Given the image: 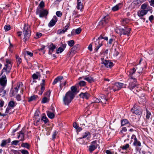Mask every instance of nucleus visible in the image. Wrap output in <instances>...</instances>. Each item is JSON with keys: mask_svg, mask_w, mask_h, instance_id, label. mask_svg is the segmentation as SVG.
<instances>
[{"mask_svg": "<svg viewBox=\"0 0 154 154\" xmlns=\"http://www.w3.org/2000/svg\"><path fill=\"white\" fill-rule=\"evenodd\" d=\"M77 89L74 86L71 88V91H68V104L70 103L77 94Z\"/></svg>", "mask_w": 154, "mask_h": 154, "instance_id": "f257e3e1", "label": "nucleus"}, {"mask_svg": "<svg viewBox=\"0 0 154 154\" xmlns=\"http://www.w3.org/2000/svg\"><path fill=\"white\" fill-rule=\"evenodd\" d=\"M23 33L24 35V39L25 42L27 40L31 35L30 26L28 24H25L24 27L23 29Z\"/></svg>", "mask_w": 154, "mask_h": 154, "instance_id": "f03ea898", "label": "nucleus"}, {"mask_svg": "<svg viewBox=\"0 0 154 154\" xmlns=\"http://www.w3.org/2000/svg\"><path fill=\"white\" fill-rule=\"evenodd\" d=\"M6 62L7 64H5L4 67L2 69V74L3 73H5L6 74H8L9 73L11 68L12 65L9 60L8 59H6Z\"/></svg>", "mask_w": 154, "mask_h": 154, "instance_id": "7ed1b4c3", "label": "nucleus"}, {"mask_svg": "<svg viewBox=\"0 0 154 154\" xmlns=\"http://www.w3.org/2000/svg\"><path fill=\"white\" fill-rule=\"evenodd\" d=\"M36 15H39L40 17H46L48 14V10L46 9L39 8H37L36 11Z\"/></svg>", "mask_w": 154, "mask_h": 154, "instance_id": "20e7f679", "label": "nucleus"}, {"mask_svg": "<svg viewBox=\"0 0 154 154\" xmlns=\"http://www.w3.org/2000/svg\"><path fill=\"white\" fill-rule=\"evenodd\" d=\"M126 85L124 84L121 83L119 82H117L112 87H109L108 88L110 90H112L114 91H118L122 88L126 87Z\"/></svg>", "mask_w": 154, "mask_h": 154, "instance_id": "39448f33", "label": "nucleus"}, {"mask_svg": "<svg viewBox=\"0 0 154 154\" xmlns=\"http://www.w3.org/2000/svg\"><path fill=\"white\" fill-rule=\"evenodd\" d=\"M131 111L133 113L139 115L141 114L142 110L139 106L134 105L133 107L131 109Z\"/></svg>", "mask_w": 154, "mask_h": 154, "instance_id": "423d86ee", "label": "nucleus"}, {"mask_svg": "<svg viewBox=\"0 0 154 154\" xmlns=\"http://www.w3.org/2000/svg\"><path fill=\"white\" fill-rule=\"evenodd\" d=\"M2 76L0 78V86L5 88L7 85V79L5 73L2 74L1 73Z\"/></svg>", "mask_w": 154, "mask_h": 154, "instance_id": "0eeeda50", "label": "nucleus"}, {"mask_svg": "<svg viewBox=\"0 0 154 154\" xmlns=\"http://www.w3.org/2000/svg\"><path fill=\"white\" fill-rule=\"evenodd\" d=\"M103 39V37L102 35H100L99 37H98V39L97 40V41L95 42V50L96 51H97L99 48L102 45V42L100 41V40Z\"/></svg>", "mask_w": 154, "mask_h": 154, "instance_id": "6e6552de", "label": "nucleus"}, {"mask_svg": "<svg viewBox=\"0 0 154 154\" xmlns=\"http://www.w3.org/2000/svg\"><path fill=\"white\" fill-rule=\"evenodd\" d=\"M101 59L102 61L101 63L103 64L107 68H111L113 66L112 62L107 60H104L103 58H101Z\"/></svg>", "mask_w": 154, "mask_h": 154, "instance_id": "1a4fd4ad", "label": "nucleus"}, {"mask_svg": "<svg viewBox=\"0 0 154 154\" xmlns=\"http://www.w3.org/2000/svg\"><path fill=\"white\" fill-rule=\"evenodd\" d=\"M110 18V17L108 15L105 16L102 20L99 22V25L102 26H104L109 22Z\"/></svg>", "mask_w": 154, "mask_h": 154, "instance_id": "9d476101", "label": "nucleus"}, {"mask_svg": "<svg viewBox=\"0 0 154 154\" xmlns=\"http://www.w3.org/2000/svg\"><path fill=\"white\" fill-rule=\"evenodd\" d=\"M120 31L121 34L128 36L131 31V29L129 27H125L124 28L120 29Z\"/></svg>", "mask_w": 154, "mask_h": 154, "instance_id": "9b49d317", "label": "nucleus"}, {"mask_svg": "<svg viewBox=\"0 0 154 154\" xmlns=\"http://www.w3.org/2000/svg\"><path fill=\"white\" fill-rule=\"evenodd\" d=\"M143 2L141 0H133V2L131 4V5L133 8H137Z\"/></svg>", "mask_w": 154, "mask_h": 154, "instance_id": "f8f14e48", "label": "nucleus"}, {"mask_svg": "<svg viewBox=\"0 0 154 154\" xmlns=\"http://www.w3.org/2000/svg\"><path fill=\"white\" fill-rule=\"evenodd\" d=\"M141 9L147 11V12L149 11H151L152 9V8L146 3H144L141 5Z\"/></svg>", "mask_w": 154, "mask_h": 154, "instance_id": "ddd939ff", "label": "nucleus"}, {"mask_svg": "<svg viewBox=\"0 0 154 154\" xmlns=\"http://www.w3.org/2000/svg\"><path fill=\"white\" fill-rule=\"evenodd\" d=\"M57 21V18L56 16H53L52 19L48 23V26L50 27L54 26L56 23Z\"/></svg>", "mask_w": 154, "mask_h": 154, "instance_id": "4468645a", "label": "nucleus"}, {"mask_svg": "<svg viewBox=\"0 0 154 154\" xmlns=\"http://www.w3.org/2000/svg\"><path fill=\"white\" fill-rule=\"evenodd\" d=\"M130 82H131L129 83L128 88L131 90H132L137 87L138 85L136 83V81L134 82V80H130Z\"/></svg>", "mask_w": 154, "mask_h": 154, "instance_id": "2eb2a0df", "label": "nucleus"}, {"mask_svg": "<svg viewBox=\"0 0 154 154\" xmlns=\"http://www.w3.org/2000/svg\"><path fill=\"white\" fill-rule=\"evenodd\" d=\"M40 113L38 111H36L35 113L34 117L36 120V125H38V123L40 122Z\"/></svg>", "mask_w": 154, "mask_h": 154, "instance_id": "dca6fc26", "label": "nucleus"}, {"mask_svg": "<svg viewBox=\"0 0 154 154\" xmlns=\"http://www.w3.org/2000/svg\"><path fill=\"white\" fill-rule=\"evenodd\" d=\"M136 69L134 68H133L131 69L129 72V75L131 76V78L130 80H134V82H136V79L133 76V75L134 74L136 71Z\"/></svg>", "mask_w": 154, "mask_h": 154, "instance_id": "f3484780", "label": "nucleus"}, {"mask_svg": "<svg viewBox=\"0 0 154 154\" xmlns=\"http://www.w3.org/2000/svg\"><path fill=\"white\" fill-rule=\"evenodd\" d=\"M79 96L82 98H85L86 99H88L90 95L89 93L86 92L85 93H81L79 95Z\"/></svg>", "mask_w": 154, "mask_h": 154, "instance_id": "a211bd4d", "label": "nucleus"}, {"mask_svg": "<svg viewBox=\"0 0 154 154\" xmlns=\"http://www.w3.org/2000/svg\"><path fill=\"white\" fill-rule=\"evenodd\" d=\"M78 46V45H75L71 48L69 51L70 56H72L76 52Z\"/></svg>", "mask_w": 154, "mask_h": 154, "instance_id": "6ab92c4d", "label": "nucleus"}, {"mask_svg": "<svg viewBox=\"0 0 154 154\" xmlns=\"http://www.w3.org/2000/svg\"><path fill=\"white\" fill-rule=\"evenodd\" d=\"M131 138L132 139H134V142L133 143V144L134 146H141L140 142L137 140L136 137L134 135H133Z\"/></svg>", "mask_w": 154, "mask_h": 154, "instance_id": "aec40b11", "label": "nucleus"}, {"mask_svg": "<svg viewBox=\"0 0 154 154\" xmlns=\"http://www.w3.org/2000/svg\"><path fill=\"white\" fill-rule=\"evenodd\" d=\"M56 45H54L53 43H51L49 46L48 47V54H51L54 50L56 48Z\"/></svg>", "mask_w": 154, "mask_h": 154, "instance_id": "412c9836", "label": "nucleus"}, {"mask_svg": "<svg viewBox=\"0 0 154 154\" xmlns=\"http://www.w3.org/2000/svg\"><path fill=\"white\" fill-rule=\"evenodd\" d=\"M76 8L78 9H79L82 11L83 8V5L81 0H77V2Z\"/></svg>", "mask_w": 154, "mask_h": 154, "instance_id": "4be33fe9", "label": "nucleus"}, {"mask_svg": "<svg viewBox=\"0 0 154 154\" xmlns=\"http://www.w3.org/2000/svg\"><path fill=\"white\" fill-rule=\"evenodd\" d=\"M91 137V135L90 133L88 131H86L85 133L83 134V136L82 137H81L80 138H78L77 139V140L78 141V140L82 138H87V139H88L90 138Z\"/></svg>", "mask_w": 154, "mask_h": 154, "instance_id": "5701e85b", "label": "nucleus"}, {"mask_svg": "<svg viewBox=\"0 0 154 154\" xmlns=\"http://www.w3.org/2000/svg\"><path fill=\"white\" fill-rule=\"evenodd\" d=\"M63 79V77L62 76H58L54 80L53 82L52 83L53 85H54L56 84L57 83L59 82H61V81Z\"/></svg>", "mask_w": 154, "mask_h": 154, "instance_id": "b1692460", "label": "nucleus"}, {"mask_svg": "<svg viewBox=\"0 0 154 154\" xmlns=\"http://www.w3.org/2000/svg\"><path fill=\"white\" fill-rule=\"evenodd\" d=\"M147 11L141 9L140 11H139L137 13L139 17H142L147 14Z\"/></svg>", "mask_w": 154, "mask_h": 154, "instance_id": "393cba45", "label": "nucleus"}, {"mask_svg": "<svg viewBox=\"0 0 154 154\" xmlns=\"http://www.w3.org/2000/svg\"><path fill=\"white\" fill-rule=\"evenodd\" d=\"M43 121L45 124L48 121V119L46 116L45 115L44 113L42 114V116L41 119H40V121Z\"/></svg>", "mask_w": 154, "mask_h": 154, "instance_id": "a878e982", "label": "nucleus"}, {"mask_svg": "<svg viewBox=\"0 0 154 154\" xmlns=\"http://www.w3.org/2000/svg\"><path fill=\"white\" fill-rule=\"evenodd\" d=\"M47 114L49 118L53 119L54 118L55 114L54 112L48 111L47 112Z\"/></svg>", "mask_w": 154, "mask_h": 154, "instance_id": "bb28decb", "label": "nucleus"}, {"mask_svg": "<svg viewBox=\"0 0 154 154\" xmlns=\"http://www.w3.org/2000/svg\"><path fill=\"white\" fill-rule=\"evenodd\" d=\"M122 4L121 3H119L116 6L113 7L112 8V10L114 11H116L118 10L119 8L121 7Z\"/></svg>", "mask_w": 154, "mask_h": 154, "instance_id": "cd10ccee", "label": "nucleus"}, {"mask_svg": "<svg viewBox=\"0 0 154 154\" xmlns=\"http://www.w3.org/2000/svg\"><path fill=\"white\" fill-rule=\"evenodd\" d=\"M121 125L122 126L125 125L127 124H128L129 125H128V127L130 126V124L129 121L127 119H123L121 120Z\"/></svg>", "mask_w": 154, "mask_h": 154, "instance_id": "c85d7f7f", "label": "nucleus"}, {"mask_svg": "<svg viewBox=\"0 0 154 154\" xmlns=\"http://www.w3.org/2000/svg\"><path fill=\"white\" fill-rule=\"evenodd\" d=\"M16 105L17 103L16 102L12 101H10L9 102L8 106L12 109H13Z\"/></svg>", "mask_w": 154, "mask_h": 154, "instance_id": "c756f323", "label": "nucleus"}, {"mask_svg": "<svg viewBox=\"0 0 154 154\" xmlns=\"http://www.w3.org/2000/svg\"><path fill=\"white\" fill-rule=\"evenodd\" d=\"M67 26H66L65 27V28L63 29H59L58 30L57 32V33L59 34H61L64 33L66 32L67 29V28H66Z\"/></svg>", "mask_w": 154, "mask_h": 154, "instance_id": "7c9ffc66", "label": "nucleus"}, {"mask_svg": "<svg viewBox=\"0 0 154 154\" xmlns=\"http://www.w3.org/2000/svg\"><path fill=\"white\" fill-rule=\"evenodd\" d=\"M84 79L89 83H92L94 82V80L93 78L91 76L87 77L86 76L84 78Z\"/></svg>", "mask_w": 154, "mask_h": 154, "instance_id": "2f4dec72", "label": "nucleus"}, {"mask_svg": "<svg viewBox=\"0 0 154 154\" xmlns=\"http://www.w3.org/2000/svg\"><path fill=\"white\" fill-rule=\"evenodd\" d=\"M19 135L18 136V138H19L20 137V140L22 141L24 140V134L23 133L22 131H20L19 132Z\"/></svg>", "mask_w": 154, "mask_h": 154, "instance_id": "473e14b6", "label": "nucleus"}, {"mask_svg": "<svg viewBox=\"0 0 154 154\" xmlns=\"http://www.w3.org/2000/svg\"><path fill=\"white\" fill-rule=\"evenodd\" d=\"M5 88L0 86V96H4L5 93L6 91L4 90Z\"/></svg>", "mask_w": 154, "mask_h": 154, "instance_id": "72a5a7b5", "label": "nucleus"}, {"mask_svg": "<svg viewBox=\"0 0 154 154\" xmlns=\"http://www.w3.org/2000/svg\"><path fill=\"white\" fill-rule=\"evenodd\" d=\"M98 145H91L89 146V150L90 152H92L94 151L98 147Z\"/></svg>", "mask_w": 154, "mask_h": 154, "instance_id": "f704fd0d", "label": "nucleus"}, {"mask_svg": "<svg viewBox=\"0 0 154 154\" xmlns=\"http://www.w3.org/2000/svg\"><path fill=\"white\" fill-rule=\"evenodd\" d=\"M50 100V98L47 97H44L41 101V103H45L49 102Z\"/></svg>", "mask_w": 154, "mask_h": 154, "instance_id": "c9c22d12", "label": "nucleus"}, {"mask_svg": "<svg viewBox=\"0 0 154 154\" xmlns=\"http://www.w3.org/2000/svg\"><path fill=\"white\" fill-rule=\"evenodd\" d=\"M38 97V96L37 95H33L31 96L28 98V101L29 102H31L35 100L36 98Z\"/></svg>", "mask_w": 154, "mask_h": 154, "instance_id": "e433bc0d", "label": "nucleus"}, {"mask_svg": "<svg viewBox=\"0 0 154 154\" xmlns=\"http://www.w3.org/2000/svg\"><path fill=\"white\" fill-rule=\"evenodd\" d=\"M63 101L65 105H67V92L66 93L65 96L63 97Z\"/></svg>", "mask_w": 154, "mask_h": 154, "instance_id": "4c0bfd02", "label": "nucleus"}, {"mask_svg": "<svg viewBox=\"0 0 154 154\" xmlns=\"http://www.w3.org/2000/svg\"><path fill=\"white\" fill-rule=\"evenodd\" d=\"M100 101L103 104H106V102L107 101V99L106 98L104 95L101 97V99H100Z\"/></svg>", "mask_w": 154, "mask_h": 154, "instance_id": "58836bf2", "label": "nucleus"}, {"mask_svg": "<svg viewBox=\"0 0 154 154\" xmlns=\"http://www.w3.org/2000/svg\"><path fill=\"white\" fill-rule=\"evenodd\" d=\"M16 58L17 64L19 66L21 63L22 60L21 58L18 56L17 55L16 56Z\"/></svg>", "mask_w": 154, "mask_h": 154, "instance_id": "ea45409f", "label": "nucleus"}, {"mask_svg": "<svg viewBox=\"0 0 154 154\" xmlns=\"http://www.w3.org/2000/svg\"><path fill=\"white\" fill-rule=\"evenodd\" d=\"M22 147L26 148L28 149H29L30 147L29 145L27 143H23L21 145Z\"/></svg>", "mask_w": 154, "mask_h": 154, "instance_id": "a19ab883", "label": "nucleus"}, {"mask_svg": "<svg viewBox=\"0 0 154 154\" xmlns=\"http://www.w3.org/2000/svg\"><path fill=\"white\" fill-rule=\"evenodd\" d=\"M130 145L128 143H127L125 145H123L122 146H121L120 147L123 150H126L128 148H129Z\"/></svg>", "mask_w": 154, "mask_h": 154, "instance_id": "79ce46f5", "label": "nucleus"}, {"mask_svg": "<svg viewBox=\"0 0 154 154\" xmlns=\"http://www.w3.org/2000/svg\"><path fill=\"white\" fill-rule=\"evenodd\" d=\"M130 21L129 19L127 18L124 19L122 21V24L123 25L125 26V24L129 23Z\"/></svg>", "mask_w": 154, "mask_h": 154, "instance_id": "37998d69", "label": "nucleus"}, {"mask_svg": "<svg viewBox=\"0 0 154 154\" xmlns=\"http://www.w3.org/2000/svg\"><path fill=\"white\" fill-rule=\"evenodd\" d=\"M45 7V3L43 1H42L39 4L38 7L39 8L43 9V8Z\"/></svg>", "mask_w": 154, "mask_h": 154, "instance_id": "c03bdc74", "label": "nucleus"}, {"mask_svg": "<svg viewBox=\"0 0 154 154\" xmlns=\"http://www.w3.org/2000/svg\"><path fill=\"white\" fill-rule=\"evenodd\" d=\"M51 91L50 90L47 91L45 94L44 95L47 97L50 98L51 95Z\"/></svg>", "mask_w": 154, "mask_h": 154, "instance_id": "a18cd8bd", "label": "nucleus"}, {"mask_svg": "<svg viewBox=\"0 0 154 154\" xmlns=\"http://www.w3.org/2000/svg\"><path fill=\"white\" fill-rule=\"evenodd\" d=\"M74 44V41L73 40H70L68 41V45L70 47L73 46Z\"/></svg>", "mask_w": 154, "mask_h": 154, "instance_id": "49530a36", "label": "nucleus"}, {"mask_svg": "<svg viewBox=\"0 0 154 154\" xmlns=\"http://www.w3.org/2000/svg\"><path fill=\"white\" fill-rule=\"evenodd\" d=\"M7 144V141L5 140H2V143L0 145L2 147H5Z\"/></svg>", "mask_w": 154, "mask_h": 154, "instance_id": "de8ad7c7", "label": "nucleus"}, {"mask_svg": "<svg viewBox=\"0 0 154 154\" xmlns=\"http://www.w3.org/2000/svg\"><path fill=\"white\" fill-rule=\"evenodd\" d=\"M64 50V49L63 48L61 47H59L58 48V49L57 50V51L56 52V53L57 54H59V53H61Z\"/></svg>", "mask_w": 154, "mask_h": 154, "instance_id": "09e8293b", "label": "nucleus"}, {"mask_svg": "<svg viewBox=\"0 0 154 154\" xmlns=\"http://www.w3.org/2000/svg\"><path fill=\"white\" fill-rule=\"evenodd\" d=\"M20 141L17 140H15L13 141H12L11 143V145H14L15 146H17V145L18 143H19Z\"/></svg>", "mask_w": 154, "mask_h": 154, "instance_id": "8fccbe9b", "label": "nucleus"}, {"mask_svg": "<svg viewBox=\"0 0 154 154\" xmlns=\"http://www.w3.org/2000/svg\"><path fill=\"white\" fill-rule=\"evenodd\" d=\"M151 115L150 112H149L148 110L146 109V118L147 119H149L150 118V116Z\"/></svg>", "mask_w": 154, "mask_h": 154, "instance_id": "3c124183", "label": "nucleus"}, {"mask_svg": "<svg viewBox=\"0 0 154 154\" xmlns=\"http://www.w3.org/2000/svg\"><path fill=\"white\" fill-rule=\"evenodd\" d=\"M20 83L17 84L16 87L14 88L15 90V91H16V93H17L18 89L20 88Z\"/></svg>", "mask_w": 154, "mask_h": 154, "instance_id": "603ef678", "label": "nucleus"}, {"mask_svg": "<svg viewBox=\"0 0 154 154\" xmlns=\"http://www.w3.org/2000/svg\"><path fill=\"white\" fill-rule=\"evenodd\" d=\"M82 31V29L81 28L79 27L75 30V32L77 34H79Z\"/></svg>", "mask_w": 154, "mask_h": 154, "instance_id": "864d4df0", "label": "nucleus"}, {"mask_svg": "<svg viewBox=\"0 0 154 154\" xmlns=\"http://www.w3.org/2000/svg\"><path fill=\"white\" fill-rule=\"evenodd\" d=\"M4 29L5 31H8L11 29V28L9 25H8L5 26Z\"/></svg>", "mask_w": 154, "mask_h": 154, "instance_id": "5fc2aeb1", "label": "nucleus"}, {"mask_svg": "<svg viewBox=\"0 0 154 154\" xmlns=\"http://www.w3.org/2000/svg\"><path fill=\"white\" fill-rule=\"evenodd\" d=\"M86 82L84 81H81L79 82V85L80 86H84L86 85Z\"/></svg>", "mask_w": 154, "mask_h": 154, "instance_id": "6e6d98bb", "label": "nucleus"}, {"mask_svg": "<svg viewBox=\"0 0 154 154\" xmlns=\"http://www.w3.org/2000/svg\"><path fill=\"white\" fill-rule=\"evenodd\" d=\"M12 109V108H11V107H9L8 106L6 109L5 113L7 114L9 112L10 110L11 109Z\"/></svg>", "mask_w": 154, "mask_h": 154, "instance_id": "4d7b16f0", "label": "nucleus"}, {"mask_svg": "<svg viewBox=\"0 0 154 154\" xmlns=\"http://www.w3.org/2000/svg\"><path fill=\"white\" fill-rule=\"evenodd\" d=\"M20 151L22 154H29L28 151L26 150L22 149Z\"/></svg>", "mask_w": 154, "mask_h": 154, "instance_id": "13d9d810", "label": "nucleus"}, {"mask_svg": "<svg viewBox=\"0 0 154 154\" xmlns=\"http://www.w3.org/2000/svg\"><path fill=\"white\" fill-rule=\"evenodd\" d=\"M32 77L33 79H37L38 78V75L35 73L33 74L32 75Z\"/></svg>", "mask_w": 154, "mask_h": 154, "instance_id": "bf43d9fd", "label": "nucleus"}, {"mask_svg": "<svg viewBox=\"0 0 154 154\" xmlns=\"http://www.w3.org/2000/svg\"><path fill=\"white\" fill-rule=\"evenodd\" d=\"M66 81L64 83H61V82H60V88H61V89L62 88V87L63 86H65L66 85Z\"/></svg>", "mask_w": 154, "mask_h": 154, "instance_id": "052dcab7", "label": "nucleus"}, {"mask_svg": "<svg viewBox=\"0 0 154 154\" xmlns=\"http://www.w3.org/2000/svg\"><path fill=\"white\" fill-rule=\"evenodd\" d=\"M62 14V12L60 11H57L56 12V15L58 17H61Z\"/></svg>", "mask_w": 154, "mask_h": 154, "instance_id": "680f3d73", "label": "nucleus"}, {"mask_svg": "<svg viewBox=\"0 0 154 154\" xmlns=\"http://www.w3.org/2000/svg\"><path fill=\"white\" fill-rule=\"evenodd\" d=\"M5 103L4 101L2 100H0V107L2 108L3 106Z\"/></svg>", "mask_w": 154, "mask_h": 154, "instance_id": "e2e57ef3", "label": "nucleus"}, {"mask_svg": "<svg viewBox=\"0 0 154 154\" xmlns=\"http://www.w3.org/2000/svg\"><path fill=\"white\" fill-rule=\"evenodd\" d=\"M16 97L17 100L19 101L21 100V96L20 94H18L17 95Z\"/></svg>", "mask_w": 154, "mask_h": 154, "instance_id": "0e129e2a", "label": "nucleus"}, {"mask_svg": "<svg viewBox=\"0 0 154 154\" xmlns=\"http://www.w3.org/2000/svg\"><path fill=\"white\" fill-rule=\"evenodd\" d=\"M26 54L27 55L29 56H30L31 57H32L33 56V53H32L31 52H29V51H26Z\"/></svg>", "mask_w": 154, "mask_h": 154, "instance_id": "69168bd1", "label": "nucleus"}, {"mask_svg": "<svg viewBox=\"0 0 154 154\" xmlns=\"http://www.w3.org/2000/svg\"><path fill=\"white\" fill-rule=\"evenodd\" d=\"M10 93L12 94V96H14L17 93H16V91L14 90H11Z\"/></svg>", "mask_w": 154, "mask_h": 154, "instance_id": "338daca9", "label": "nucleus"}, {"mask_svg": "<svg viewBox=\"0 0 154 154\" xmlns=\"http://www.w3.org/2000/svg\"><path fill=\"white\" fill-rule=\"evenodd\" d=\"M143 69V68L140 67H137V69L138 70L137 71L139 73L141 72L142 71Z\"/></svg>", "mask_w": 154, "mask_h": 154, "instance_id": "774afa93", "label": "nucleus"}]
</instances>
